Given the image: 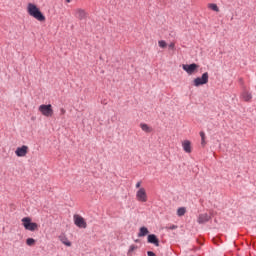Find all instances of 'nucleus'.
<instances>
[{"label": "nucleus", "mask_w": 256, "mask_h": 256, "mask_svg": "<svg viewBox=\"0 0 256 256\" xmlns=\"http://www.w3.org/2000/svg\"><path fill=\"white\" fill-rule=\"evenodd\" d=\"M27 13L30 15V17H33L36 19V21L43 22L45 21V15H43V12L37 7V5L33 3H28L27 5Z\"/></svg>", "instance_id": "obj_1"}, {"label": "nucleus", "mask_w": 256, "mask_h": 256, "mask_svg": "<svg viewBox=\"0 0 256 256\" xmlns=\"http://www.w3.org/2000/svg\"><path fill=\"white\" fill-rule=\"evenodd\" d=\"M21 221H22V226L26 231H31V232L39 231V224L33 222L31 217H24L22 218Z\"/></svg>", "instance_id": "obj_2"}, {"label": "nucleus", "mask_w": 256, "mask_h": 256, "mask_svg": "<svg viewBox=\"0 0 256 256\" xmlns=\"http://www.w3.org/2000/svg\"><path fill=\"white\" fill-rule=\"evenodd\" d=\"M209 83V73L205 72L201 77H197L193 80L194 87H201V85H207Z\"/></svg>", "instance_id": "obj_3"}, {"label": "nucleus", "mask_w": 256, "mask_h": 256, "mask_svg": "<svg viewBox=\"0 0 256 256\" xmlns=\"http://www.w3.org/2000/svg\"><path fill=\"white\" fill-rule=\"evenodd\" d=\"M38 111L41 112V115L44 117H53V106L51 104H42L38 107Z\"/></svg>", "instance_id": "obj_4"}, {"label": "nucleus", "mask_w": 256, "mask_h": 256, "mask_svg": "<svg viewBox=\"0 0 256 256\" xmlns=\"http://www.w3.org/2000/svg\"><path fill=\"white\" fill-rule=\"evenodd\" d=\"M73 221L76 227H79V229H87V221H85V218L79 214H75L73 216Z\"/></svg>", "instance_id": "obj_5"}, {"label": "nucleus", "mask_w": 256, "mask_h": 256, "mask_svg": "<svg viewBox=\"0 0 256 256\" xmlns=\"http://www.w3.org/2000/svg\"><path fill=\"white\" fill-rule=\"evenodd\" d=\"M73 15L75 19H78V21H85V19H87V17L89 16L87 11L83 8L74 9Z\"/></svg>", "instance_id": "obj_6"}, {"label": "nucleus", "mask_w": 256, "mask_h": 256, "mask_svg": "<svg viewBox=\"0 0 256 256\" xmlns=\"http://www.w3.org/2000/svg\"><path fill=\"white\" fill-rule=\"evenodd\" d=\"M136 201L139 203H147L148 197H147V190L145 188H140L136 192Z\"/></svg>", "instance_id": "obj_7"}, {"label": "nucleus", "mask_w": 256, "mask_h": 256, "mask_svg": "<svg viewBox=\"0 0 256 256\" xmlns=\"http://www.w3.org/2000/svg\"><path fill=\"white\" fill-rule=\"evenodd\" d=\"M183 71H186L188 75H193L197 73V70L199 69V65L193 63V64H183L182 65Z\"/></svg>", "instance_id": "obj_8"}, {"label": "nucleus", "mask_w": 256, "mask_h": 256, "mask_svg": "<svg viewBox=\"0 0 256 256\" xmlns=\"http://www.w3.org/2000/svg\"><path fill=\"white\" fill-rule=\"evenodd\" d=\"M29 153V147L26 145H23L22 147H18L15 151V155L17 157H25Z\"/></svg>", "instance_id": "obj_9"}, {"label": "nucleus", "mask_w": 256, "mask_h": 256, "mask_svg": "<svg viewBox=\"0 0 256 256\" xmlns=\"http://www.w3.org/2000/svg\"><path fill=\"white\" fill-rule=\"evenodd\" d=\"M59 241L66 247H71L72 243L69 241V238H67V235L65 233H62L58 236Z\"/></svg>", "instance_id": "obj_10"}, {"label": "nucleus", "mask_w": 256, "mask_h": 256, "mask_svg": "<svg viewBox=\"0 0 256 256\" xmlns=\"http://www.w3.org/2000/svg\"><path fill=\"white\" fill-rule=\"evenodd\" d=\"M182 149L185 151V153H191L193 151V148L191 147V141L184 140L182 141Z\"/></svg>", "instance_id": "obj_11"}, {"label": "nucleus", "mask_w": 256, "mask_h": 256, "mask_svg": "<svg viewBox=\"0 0 256 256\" xmlns=\"http://www.w3.org/2000/svg\"><path fill=\"white\" fill-rule=\"evenodd\" d=\"M241 99H243V101L249 102L253 99V95L251 94V92L244 90L241 95H240Z\"/></svg>", "instance_id": "obj_12"}, {"label": "nucleus", "mask_w": 256, "mask_h": 256, "mask_svg": "<svg viewBox=\"0 0 256 256\" xmlns=\"http://www.w3.org/2000/svg\"><path fill=\"white\" fill-rule=\"evenodd\" d=\"M211 219V216H209L207 213L200 214L198 217V223L203 224L209 222Z\"/></svg>", "instance_id": "obj_13"}, {"label": "nucleus", "mask_w": 256, "mask_h": 256, "mask_svg": "<svg viewBox=\"0 0 256 256\" xmlns=\"http://www.w3.org/2000/svg\"><path fill=\"white\" fill-rule=\"evenodd\" d=\"M148 243H152L156 247H159V239L155 234L148 235Z\"/></svg>", "instance_id": "obj_14"}, {"label": "nucleus", "mask_w": 256, "mask_h": 256, "mask_svg": "<svg viewBox=\"0 0 256 256\" xmlns=\"http://www.w3.org/2000/svg\"><path fill=\"white\" fill-rule=\"evenodd\" d=\"M146 235H149V229L147 227H141L138 233V237H145Z\"/></svg>", "instance_id": "obj_15"}, {"label": "nucleus", "mask_w": 256, "mask_h": 256, "mask_svg": "<svg viewBox=\"0 0 256 256\" xmlns=\"http://www.w3.org/2000/svg\"><path fill=\"white\" fill-rule=\"evenodd\" d=\"M140 128L142 129V131H144L145 133H151V131H153V128H151L149 125L145 124V123H141L140 124Z\"/></svg>", "instance_id": "obj_16"}, {"label": "nucleus", "mask_w": 256, "mask_h": 256, "mask_svg": "<svg viewBox=\"0 0 256 256\" xmlns=\"http://www.w3.org/2000/svg\"><path fill=\"white\" fill-rule=\"evenodd\" d=\"M208 9H211V11H215L216 13H219V6L215 3L208 4Z\"/></svg>", "instance_id": "obj_17"}, {"label": "nucleus", "mask_w": 256, "mask_h": 256, "mask_svg": "<svg viewBox=\"0 0 256 256\" xmlns=\"http://www.w3.org/2000/svg\"><path fill=\"white\" fill-rule=\"evenodd\" d=\"M185 213H187V209H185V207L178 208V210H177L178 217H183V215H185Z\"/></svg>", "instance_id": "obj_18"}, {"label": "nucleus", "mask_w": 256, "mask_h": 256, "mask_svg": "<svg viewBox=\"0 0 256 256\" xmlns=\"http://www.w3.org/2000/svg\"><path fill=\"white\" fill-rule=\"evenodd\" d=\"M35 243H37V241L33 238H28L26 240V245H28V247H33L35 245Z\"/></svg>", "instance_id": "obj_19"}, {"label": "nucleus", "mask_w": 256, "mask_h": 256, "mask_svg": "<svg viewBox=\"0 0 256 256\" xmlns=\"http://www.w3.org/2000/svg\"><path fill=\"white\" fill-rule=\"evenodd\" d=\"M158 45L161 49H167V42L165 40H159Z\"/></svg>", "instance_id": "obj_20"}, {"label": "nucleus", "mask_w": 256, "mask_h": 256, "mask_svg": "<svg viewBox=\"0 0 256 256\" xmlns=\"http://www.w3.org/2000/svg\"><path fill=\"white\" fill-rule=\"evenodd\" d=\"M137 249H138V247L136 245H131L129 247L127 255H131L133 253V251H137Z\"/></svg>", "instance_id": "obj_21"}, {"label": "nucleus", "mask_w": 256, "mask_h": 256, "mask_svg": "<svg viewBox=\"0 0 256 256\" xmlns=\"http://www.w3.org/2000/svg\"><path fill=\"white\" fill-rule=\"evenodd\" d=\"M166 229H167L168 231H173V230L177 229V225L172 224V225H170V226H166Z\"/></svg>", "instance_id": "obj_22"}, {"label": "nucleus", "mask_w": 256, "mask_h": 256, "mask_svg": "<svg viewBox=\"0 0 256 256\" xmlns=\"http://www.w3.org/2000/svg\"><path fill=\"white\" fill-rule=\"evenodd\" d=\"M169 49H171L172 51H175V43L174 42H171L169 45H168Z\"/></svg>", "instance_id": "obj_23"}, {"label": "nucleus", "mask_w": 256, "mask_h": 256, "mask_svg": "<svg viewBox=\"0 0 256 256\" xmlns=\"http://www.w3.org/2000/svg\"><path fill=\"white\" fill-rule=\"evenodd\" d=\"M136 189H144L143 187H141V181L136 183Z\"/></svg>", "instance_id": "obj_24"}, {"label": "nucleus", "mask_w": 256, "mask_h": 256, "mask_svg": "<svg viewBox=\"0 0 256 256\" xmlns=\"http://www.w3.org/2000/svg\"><path fill=\"white\" fill-rule=\"evenodd\" d=\"M201 145H202L203 147H205V145H207V142L205 141V139H201Z\"/></svg>", "instance_id": "obj_25"}, {"label": "nucleus", "mask_w": 256, "mask_h": 256, "mask_svg": "<svg viewBox=\"0 0 256 256\" xmlns=\"http://www.w3.org/2000/svg\"><path fill=\"white\" fill-rule=\"evenodd\" d=\"M147 255H148V256H157V255H155V253L152 252V251H148V252H147Z\"/></svg>", "instance_id": "obj_26"}, {"label": "nucleus", "mask_w": 256, "mask_h": 256, "mask_svg": "<svg viewBox=\"0 0 256 256\" xmlns=\"http://www.w3.org/2000/svg\"><path fill=\"white\" fill-rule=\"evenodd\" d=\"M200 137H201V139H205V132H200Z\"/></svg>", "instance_id": "obj_27"}, {"label": "nucleus", "mask_w": 256, "mask_h": 256, "mask_svg": "<svg viewBox=\"0 0 256 256\" xmlns=\"http://www.w3.org/2000/svg\"><path fill=\"white\" fill-rule=\"evenodd\" d=\"M61 113L65 114V109H61Z\"/></svg>", "instance_id": "obj_28"}, {"label": "nucleus", "mask_w": 256, "mask_h": 256, "mask_svg": "<svg viewBox=\"0 0 256 256\" xmlns=\"http://www.w3.org/2000/svg\"><path fill=\"white\" fill-rule=\"evenodd\" d=\"M66 3H71V0H66Z\"/></svg>", "instance_id": "obj_29"}]
</instances>
